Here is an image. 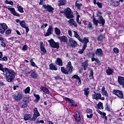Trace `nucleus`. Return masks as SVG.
<instances>
[{
	"label": "nucleus",
	"mask_w": 124,
	"mask_h": 124,
	"mask_svg": "<svg viewBox=\"0 0 124 124\" xmlns=\"http://www.w3.org/2000/svg\"><path fill=\"white\" fill-rule=\"evenodd\" d=\"M18 11L20 12V13H24V9L22 8L21 6L17 5Z\"/></svg>",
	"instance_id": "43"
},
{
	"label": "nucleus",
	"mask_w": 124,
	"mask_h": 124,
	"mask_svg": "<svg viewBox=\"0 0 124 124\" xmlns=\"http://www.w3.org/2000/svg\"><path fill=\"white\" fill-rule=\"evenodd\" d=\"M44 1H45V0H40L39 2L40 5H42L44 3Z\"/></svg>",
	"instance_id": "63"
},
{
	"label": "nucleus",
	"mask_w": 124,
	"mask_h": 124,
	"mask_svg": "<svg viewBox=\"0 0 124 124\" xmlns=\"http://www.w3.org/2000/svg\"><path fill=\"white\" fill-rule=\"evenodd\" d=\"M19 24L22 28H24L25 29H26V32L28 33V32H29L30 31V29H29V27L27 26L26 21H25V20H22L19 22Z\"/></svg>",
	"instance_id": "12"
},
{
	"label": "nucleus",
	"mask_w": 124,
	"mask_h": 124,
	"mask_svg": "<svg viewBox=\"0 0 124 124\" xmlns=\"http://www.w3.org/2000/svg\"><path fill=\"white\" fill-rule=\"evenodd\" d=\"M31 115L30 114H26L24 116V120L28 121V120H31Z\"/></svg>",
	"instance_id": "36"
},
{
	"label": "nucleus",
	"mask_w": 124,
	"mask_h": 124,
	"mask_svg": "<svg viewBox=\"0 0 124 124\" xmlns=\"http://www.w3.org/2000/svg\"><path fill=\"white\" fill-rule=\"evenodd\" d=\"M97 5H98V7L99 8H102V6H103V4L101 2H96Z\"/></svg>",
	"instance_id": "53"
},
{
	"label": "nucleus",
	"mask_w": 124,
	"mask_h": 124,
	"mask_svg": "<svg viewBox=\"0 0 124 124\" xmlns=\"http://www.w3.org/2000/svg\"><path fill=\"white\" fill-rule=\"evenodd\" d=\"M120 4H121L120 2L115 1L110 3V6H111V7H117V6H119Z\"/></svg>",
	"instance_id": "21"
},
{
	"label": "nucleus",
	"mask_w": 124,
	"mask_h": 124,
	"mask_svg": "<svg viewBox=\"0 0 124 124\" xmlns=\"http://www.w3.org/2000/svg\"><path fill=\"white\" fill-rule=\"evenodd\" d=\"M95 54L97 57H103L104 56V52L101 48H97L95 51Z\"/></svg>",
	"instance_id": "11"
},
{
	"label": "nucleus",
	"mask_w": 124,
	"mask_h": 124,
	"mask_svg": "<svg viewBox=\"0 0 124 124\" xmlns=\"http://www.w3.org/2000/svg\"><path fill=\"white\" fill-rule=\"evenodd\" d=\"M0 45L1 47H2L3 48H5V47H6V45L5 44V43H4L3 41V42H1Z\"/></svg>",
	"instance_id": "55"
},
{
	"label": "nucleus",
	"mask_w": 124,
	"mask_h": 124,
	"mask_svg": "<svg viewBox=\"0 0 124 124\" xmlns=\"http://www.w3.org/2000/svg\"><path fill=\"white\" fill-rule=\"evenodd\" d=\"M93 114H90V115H89V114L87 115V117L89 119H92V118H93Z\"/></svg>",
	"instance_id": "60"
},
{
	"label": "nucleus",
	"mask_w": 124,
	"mask_h": 124,
	"mask_svg": "<svg viewBox=\"0 0 124 124\" xmlns=\"http://www.w3.org/2000/svg\"><path fill=\"white\" fill-rule=\"evenodd\" d=\"M75 6L77 8L78 10H80L81 9V6H82V3H76L75 4Z\"/></svg>",
	"instance_id": "46"
},
{
	"label": "nucleus",
	"mask_w": 124,
	"mask_h": 124,
	"mask_svg": "<svg viewBox=\"0 0 124 124\" xmlns=\"http://www.w3.org/2000/svg\"><path fill=\"white\" fill-rule=\"evenodd\" d=\"M43 7L45 8L47 12H49V13H53L54 8L51 6V5L44 4L43 5Z\"/></svg>",
	"instance_id": "8"
},
{
	"label": "nucleus",
	"mask_w": 124,
	"mask_h": 124,
	"mask_svg": "<svg viewBox=\"0 0 124 124\" xmlns=\"http://www.w3.org/2000/svg\"><path fill=\"white\" fill-rule=\"evenodd\" d=\"M86 47H85V46H83L82 49H80L79 51H78L79 54H83L84 53V51L86 49Z\"/></svg>",
	"instance_id": "51"
},
{
	"label": "nucleus",
	"mask_w": 124,
	"mask_h": 124,
	"mask_svg": "<svg viewBox=\"0 0 124 124\" xmlns=\"http://www.w3.org/2000/svg\"><path fill=\"white\" fill-rule=\"evenodd\" d=\"M4 86H5V84L2 81H0V87H4Z\"/></svg>",
	"instance_id": "61"
},
{
	"label": "nucleus",
	"mask_w": 124,
	"mask_h": 124,
	"mask_svg": "<svg viewBox=\"0 0 124 124\" xmlns=\"http://www.w3.org/2000/svg\"><path fill=\"white\" fill-rule=\"evenodd\" d=\"M73 70V66H72L71 62H69L67 63L65 69L63 67H61V71L62 73H63V74H69L70 73H72Z\"/></svg>",
	"instance_id": "2"
},
{
	"label": "nucleus",
	"mask_w": 124,
	"mask_h": 124,
	"mask_svg": "<svg viewBox=\"0 0 124 124\" xmlns=\"http://www.w3.org/2000/svg\"><path fill=\"white\" fill-rule=\"evenodd\" d=\"M89 90H90V88H85L84 89V94H85V95H86L87 97H88V95H89V94L90 93V91H89Z\"/></svg>",
	"instance_id": "40"
},
{
	"label": "nucleus",
	"mask_w": 124,
	"mask_h": 124,
	"mask_svg": "<svg viewBox=\"0 0 124 124\" xmlns=\"http://www.w3.org/2000/svg\"><path fill=\"white\" fill-rule=\"evenodd\" d=\"M8 10H10L11 14L14 15V16H16L17 17H20V14L16 12L15 9L14 8H8Z\"/></svg>",
	"instance_id": "16"
},
{
	"label": "nucleus",
	"mask_w": 124,
	"mask_h": 124,
	"mask_svg": "<svg viewBox=\"0 0 124 124\" xmlns=\"http://www.w3.org/2000/svg\"><path fill=\"white\" fill-rule=\"evenodd\" d=\"M104 39V36L103 35L100 34L99 36H98L97 40L98 41H100L101 42V41H103V40Z\"/></svg>",
	"instance_id": "38"
},
{
	"label": "nucleus",
	"mask_w": 124,
	"mask_h": 124,
	"mask_svg": "<svg viewBox=\"0 0 124 124\" xmlns=\"http://www.w3.org/2000/svg\"><path fill=\"white\" fill-rule=\"evenodd\" d=\"M113 69H110L108 67V68L106 70V73L108 75H111L112 73H113Z\"/></svg>",
	"instance_id": "37"
},
{
	"label": "nucleus",
	"mask_w": 124,
	"mask_h": 124,
	"mask_svg": "<svg viewBox=\"0 0 124 124\" xmlns=\"http://www.w3.org/2000/svg\"><path fill=\"white\" fill-rule=\"evenodd\" d=\"M12 31V30H10V29H8L6 31V34H10V33H11Z\"/></svg>",
	"instance_id": "56"
},
{
	"label": "nucleus",
	"mask_w": 124,
	"mask_h": 124,
	"mask_svg": "<svg viewBox=\"0 0 124 124\" xmlns=\"http://www.w3.org/2000/svg\"><path fill=\"white\" fill-rule=\"evenodd\" d=\"M89 77L90 79H93V70H91V73Z\"/></svg>",
	"instance_id": "50"
},
{
	"label": "nucleus",
	"mask_w": 124,
	"mask_h": 124,
	"mask_svg": "<svg viewBox=\"0 0 124 124\" xmlns=\"http://www.w3.org/2000/svg\"><path fill=\"white\" fill-rule=\"evenodd\" d=\"M0 70L3 72L6 73V80L7 82L9 83H13L14 82V79H15V76H16V73L14 71L9 70L7 68H4L3 65L0 63Z\"/></svg>",
	"instance_id": "1"
},
{
	"label": "nucleus",
	"mask_w": 124,
	"mask_h": 124,
	"mask_svg": "<svg viewBox=\"0 0 124 124\" xmlns=\"http://www.w3.org/2000/svg\"><path fill=\"white\" fill-rule=\"evenodd\" d=\"M30 91L31 88H30V87H28L25 89L24 93H30Z\"/></svg>",
	"instance_id": "45"
},
{
	"label": "nucleus",
	"mask_w": 124,
	"mask_h": 124,
	"mask_svg": "<svg viewBox=\"0 0 124 124\" xmlns=\"http://www.w3.org/2000/svg\"><path fill=\"white\" fill-rule=\"evenodd\" d=\"M54 31V29L53 28V26L52 25H50L49 26L48 29L46 31V33L45 34V36H49V35H51L52 33H53V31Z\"/></svg>",
	"instance_id": "13"
},
{
	"label": "nucleus",
	"mask_w": 124,
	"mask_h": 124,
	"mask_svg": "<svg viewBox=\"0 0 124 124\" xmlns=\"http://www.w3.org/2000/svg\"><path fill=\"white\" fill-rule=\"evenodd\" d=\"M34 96L36 99L34 100V102H38L40 99V96L38 94H34Z\"/></svg>",
	"instance_id": "39"
},
{
	"label": "nucleus",
	"mask_w": 124,
	"mask_h": 124,
	"mask_svg": "<svg viewBox=\"0 0 124 124\" xmlns=\"http://www.w3.org/2000/svg\"><path fill=\"white\" fill-rule=\"evenodd\" d=\"M34 111V114L33 115L35 116H37L38 117H39L40 116V114L39 113V112H38V110H37V108H35L33 109Z\"/></svg>",
	"instance_id": "35"
},
{
	"label": "nucleus",
	"mask_w": 124,
	"mask_h": 124,
	"mask_svg": "<svg viewBox=\"0 0 124 124\" xmlns=\"http://www.w3.org/2000/svg\"><path fill=\"white\" fill-rule=\"evenodd\" d=\"M101 92H102V93L105 95V96H106L107 97H108V93H107V91H105V87L103 86V87L101 89Z\"/></svg>",
	"instance_id": "29"
},
{
	"label": "nucleus",
	"mask_w": 124,
	"mask_h": 124,
	"mask_svg": "<svg viewBox=\"0 0 124 124\" xmlns=\"http://www.w3.org/2000/svg\"><path fill=\"white\" fill-rule=\"evenodd\" d=\"M112 93L113 94H115V95H117L118 97H119L121 99H123V98H124V94H123L122 92H121L120 91L113 90Z\"/></svg>",
	"instance_id": "10"
},
{
	"label": "nucleus",
	"mask_w": 124,
	"mask_h": 124,
	"mask_svg": "<svg viewBox=\"0 0 124 124\" xmlns=\"http://www.w3.org/2000/svg\"><path fill=\"white\" fill-rule=\"evenodd\" d=\"M101 96V94L100 93H95V94H92L93 99H95V100H99Z\"/></svg>",
	"instance_id": "19"
},
{
	"label": "nucleus",
	"mask_w": 124,
	"mask_h": 124,
	"mask_svg": "<svg viewBox=\"0 0 124 124\" xmlns=\"http://www.w3.org/2000/svg\"><path fill=\"white\" fill-rule=\"evenodd\" d=\"M22 50L24 51H27V50H28V48L27 47V45H25L23 46L22 48Z\"/></svg>",
	"instance_id": "64"
},
{
	"label": "nucleus",
	"mask_w": 124,
	"mask_h": 124,
	"mask_svg": "<svg viewBox=\"0 0 124 124\" xmlns=\"http://www.w3.org/2000/svg\"><path fill=\"white\" fill-rule=\"evenodd\" d=\"M68 22L69 24H70L72 26H74V27H78V25H77V23L75 21H74V19H70Z\"/></svg>",
	"instance_id": "23"
},
{
	"label": "nucleus",
	"mask_w": 124,
	"mask_h": 124,
	"mask_svg": "<svg viewBox=\"0 0 124 124\" xmlns=\"http://www.w3.org/2000/svg\"><path fill=\"white\" fill-rule=\"evenodd\" d=\"M38 116H36V115H34V114L33 115V117L31 119V121H35V120H36V119L38 118Z\"/></svg>",
	"instance_id": "57"
},
{
	"label": "nucleus",
	"mask_w": 124,
	"mask_h": 124,
	"mask_svg": "<svg viewBox=\"0 0 124 124\" xmlns=\"http://www.w3.org/2000/svg\"><path fill=\"white\" fill-rule=\"evenodd\" d=\"M40 90H41L43 93H46V94H49L50 93L49 90L45 87H42L40 88Z\"/></svg>",
	"instance_id": "28"
},
{
	"label": "nucleus",
	"mask_w": 124,
	"mask_h": 124,
	"mask_svg": "<svg viewBox=\"0 0 124 124\" xmlns=\"http://www.w3.org/2000/svg\"><path fill=\"white\" fill-rule=\"evenodd\" d=\"M97 112L100 114V115H101L102 116H103V117H105L106 116V113L105 112H102L100 110H97Z\"/></svg>",
	"instance_id": "47"
},
{
	"label": "nucleus",
	"mask_w": 124,
	"mask_h": 124,
	"mask_svg": "<svg viewBox=\"0 0 124 124\" xmlns=\"http://www.w3.org/2000/svg\"><path fill=\"white\" fill-rule=\"evenodd\" d=\"M30 62L31 63V66H33L35 67H37V68H38V67L37 66V65H36V64H35V63L33 62V59H31L30 61Z\"/></svg>",
	"instance_id": "42"
},
{
	"label": "nucleus",
	"mask_w": 124,
	"mask_h": 124,
	"mask_svg": "<svg viewBox=\"0 0 124 124\" xmlns=\"http://www.w3.org/2000/svg\"><path fill=\"white\" fill-rule=\"evenodd\" d=\"M105 109L106 110H107V111H108V112H110V111H111V108L110 107V106L107 104H106Z\"/></svg>",
	"instance_id": "49"
},
{
	"label": "nucleus",
	"mask_w": 124,
	"mask_h": 124,
	"mask_svg": "<svg viewBox=\"0 0 124 124\" xmlns=\"http://www.w3.org/2000/svg\"><path fill=\"white\" fill-rule=\"evenodd\" d=\"M99 109H103V103L99 102L98 104Z\"/></svg>",
	"instance_id": "52"
},
{
	"label": "nucleus",
	"mask_w": 124,
	"mask_h": 124,
	"mask_svg": "<svg viewBox=\"0 0 124 124\" xmlns=\"http://www.w3.org/2000/svg\"><path fill=\"white\" fill-rule=\"evenodd\" d=\"M74 118L77 122H80L81 121V116L80 115V113L77 112L74 114Z\"/></svg>",
	"instance_id": "20"
},
{
	"label": "nucleus",
	"mask_w": 124,
	"mask_h": 124,
	"mask_svg": "<svg viewBox=\"0 0 124 124\" xmlns=\"http://www.w3.org/2000/svg\"><path fill=\"white\" fill-rule=\"evenodd\" d=\"M31 77L33 79H37L38 78V75L36 73L35 71L32 72V73L31 74Z\"/></svg>",
	"instance_id": "25"
},
{
	"label": "nucleus",
	"mask_w": 124,
	"mask_h": 124,
	"mask_svg": "<svg viewBox=\"0 0 124 124\" xmlns=\"http://www.w3.org/2000/svg\"><path fill=\"white\" fill-rule=\"evenodd\" d=\"M79 42L83 44V46L85 48H87V44L90 42L89 41V38L87 37H84L82 40L80 39Z\"/></svg>",
	"instance_id": "15"
},
{
	"label": "nucleus",
	"mask_w": 124,
	"mask_h": 124,
	"mask_svg": "<svg viewBox=\"0 0 124 124\" xmlns=\"http://www.w3.org/2000/svg\"><path fill=\"white\" fill-rule=\"evenodd\" d=\"M55 63L57 65H59V66H62V60L61 58H57L55 61Z\"/></svg>",
	"instance_id": "22"
},
{
	"label": "nucleus",
	"mask_w": 124,
	"mask_h": 124,
	"mask_svg": "<svg viewBox=\"0 0 124 124\" xmlns=\"http://www.w3.org/2000/svg\"><path fill=\"white\" fill-rule=\"evenodd\" d=\"M87 29H88L89 31H93V24L91 22H89L87 25Z\"/></svg>",
	"instance_id": "41"
},
{
	"label": "nucleus",
	"mask_w": 124,
	"mask_h": 124,
	"mask_svg": "<svg viewBox=\"0 0 124 124\" xmlns=\"http://www.w3.org/2000/svg\"><path fill=\"white\" fill-rule=\"evenodd\" d=\"M113 52L115 54H119V48L115 47L113 48Z\"/></svg>",
	"instance_id": "54"
},
{
	"label": "nucleus",
	"mask_w": 124,
	"mask_h": 124,
	"mask_svg": "<svg viewBox=\"0 0 124 124\" xmlns=\"http://www.w3.org/2000/svg\"><path fill=\"white\" fill-rule=\"evenodd\" d=\"M87 113L91 114V113H93V110H92L90 108H88L87 109Z\"/></svg>",
	"instance_id": "62"
},
{
	"label": "nucleus",
	"mask_w": 124,
	"mask_h": 124,
	"mask_svg": "<svg viewBox=\"0 0 124 124\" xmlns=\"http://www.w3.org/2000/svg\"><path fill=\"white\" fill-rule=\"evenodd\" d=\"M58 39H60L62 42H65V43H67L68 42V39L66 36H62L58 37Z\"/></svg>",
	"instance_id": "18"
},
{
	"label": "nucleus",
	"mask_w": 124,
	"mask_h": 124,
	"mask_svg": "<svg viewBox=\"0 0 124 124\" xmlns=\"http://www.w3.org/2000/svg\"><path fill=\"white\" fill-rule=\"evenodd\" d=\"M82 65L83 67L84 68V70H86L87 67L89 66V63H88V61H85L82 63Z\"/></svg>",
	"instance_id": "34"
},
{
	"label": "nucleus",
	"mask_w": 124,
	"mask_h": 124,
	"mask_svg": "<svg viewBox=\"0 0 124 124\" xmlns=\"http://www.w3.org/2000/svg\"><path fill=\"white\" fill-rule=\"evenodd\" d=\"M2 52L0 51V61H4V62H7L8 60V58L6 56H4L2 57Z\"/></svg>",
	"instance_id": "27"
},
{
	"label": "nucleus",
	"mask_w": 124,
	"mask_h": 124,
	"mask_svg": "<svg viewBox=\"0 0 124 124\" xmlns=\"http://www.w3.org/2000/svg\"><path fill=\"white\" fill-rule=\"evenodd\" d=\"M40 48L42 52H43L44 53H46V49H45V47H44V46L43 45V42H40Z\"/></svg>",
	"instance_id": "32"
},
{
	"label": "nucleus",
	"mask_w": 124,
	"mask_h": 124,
	"mask_svg": "<svg viewBox=\"0 0 124 124\" xmlns=\"http://www.w3.org/2000/svg\"><path fill=\"white\" fill-rule=\"evenodd\" d=\"M61 13H64L67 19H71V18L74 17L73 13L69 8H67L64 10V12H62Z\"/></svg>",
	"instance_id": "4"
},
{
	"label": "nucleus",
	"mask_w": 124,
	"mask_h": 124,
	"mask_svg": "<svg viewBox=\"0 0 124 124\" xmlns=\"http://www.w3.org/2000/svg\"><path fill=\"white\" fill-rule=\"evenodd\" d=\"M68 44L70 45V46H71V47L75 48L78 44L76 42V41L73 40V39L70 38L69 40Z\"/></svg>",
	"instance_id": "14"
},
{
	"label": "nucleus",
	"mask_w": 124,
	"mask_h": 124,
	"mask_svg": "<svg viewBox=\"0 0 124 124\" xmlns=\"http://www.w3.org/2000/svg\"><path fill=\"white\" fill-rule=\"evenodd\" d=\"M69 103H71L72 106H74V104H73L74 101L73 100L70 99L68 101Z\"/></svg>",
	"instance_id": "58"
},
{
	"label": "nucleus",
	"mask_w": 124,
	"mask_h": 124,
	"mask_svg": "<svg viewBox=\"0 0 124 124\" xmlns=\"http://www.w3.org/2000/svg\"><path fill=\"white\" fill-rule=\"evenodd\" d=\"M47 41L49 42V45L52 48H56V49H59V48H60V44H59V43H56L55 41H54V39H51Z\"/></svg>",
	"instance_id": "5"
},
{
	"label": "nucleus",
	"mask_w": 124,
	"mask_h": 124,
	"mask_svg": "<svg viewBox=\"0 0 124 124\" xmlns=\"http://www.w3.org/2000/svg\"><path fill=\"white\" fill-rule=\"evenodd\" d=\"M66 0H59L58 1V6H62L65 5Z\"/></svg>",
	"instance_id": "26"
},
{
	"label": "nucleus",
	"mask_w": 124,
	"mask_h": 124,
	"mask_svg": "<svg viewBox=\"0 0 124 124\" xmlns=\"http://www.w3.org/2000/svg\"><path fill=\"white\" fill-rule=\"evenodd\" d=\"M88 55L89 58H93L95 57V53H94V52L89 53L88 54Z\"/></svg>",
	"instance_id": "44"
},
{
	"label": "nucleus",
	"mask_w": 124,
	"mask_h": 124,
	"mask_svg": "<svg viewBox=\"0 0 124 124\" xmlns=\"http://www.w3.org/2000/svg\"><path fill=\"white\" fill-rule=\"evenodd\" d=\"M8 29L7 25L4 23H0V33L2 34L5 32L6 30Z\"/></svg>",
	"instance_id": "6"
},
{
	"label": "nucleus",
	"mask_w": 124,
	"mask_h": 124,
	"mask_svg": "<svg viewBox=\"0 0 124 124\" xmlns=\"http://www.w3.org/2000/svg\"><path fill=\"white\" fill-rule=\"evenodd\" d=\"M13 98L17 102L20 101L23 98V95L21 93H18L17 94H15L13 95Z\"/></svg>",
	"instance_id": "7"
},
{
	"label": "nucleus",
	"mask_w": 124,
	"mask_h": 124,
	"mask_svg": "<svg viewBox=\"0 0 124 124\" xmlns=\"http://www.w3.org/2000/svg\"><path fill=\"white\" fill-rule=\"evenodd\" d=\"M74 37H75L76 38L78 39V40H79V41H80V40H81V37H80V35H79L78 33H77V31H74Z\"/></svg>",
	"instance_id": "33"
},
{
	"label": "nucleus",
	"mask_w": 124,
	"mask_h": 124,
	"mask_svg": "<svg viewBox=\"0 0 124 124\" xmlns=\"http://www.w3.org/2000/svg\"><path fill=\"white\" fill-rule=\"evenodd\" d=\"M54 31L56 35H58V36H59V35H61V30H60V29H59L57 27H55L54 28Z\"/></svg>",
	"instance_id": "30"
},
{
	"label": "nucleus",
	"mask_w": 124,
	"mask_h": 124,
	"mask_svg": "<svg viewBox=\"0 0 124 124\" xmlns=\"http://www.w3.org/2000/svg\"><path fill=\"white\" fill-rule=\"evenodd\" d=\"M72 79H77L78 81V85H81L82 84V81H81V78L78 75H75L72 77Z\"/></svg>",
	"instance_id": "24"
},
{
	"label": "nucleus",
	"mask_w": 124,
	"mask_h": 124,
	"mask_svg": "<svg viewBox=\"0 0 124 124\" xmlns=\"http://www.w3.org/2000/svg\"><path fill=\"white\" fill-rule=\"evenodd\" d=\"M49 68L51 70H58V68L57 67V66L54 65V64L53 63L50 64Z\"/></svg>",
	"instance_id": "31"
},
{
	"label": "nucleus",
	"mask_w": 124,
	"mask_h": 124,
	"mask_svg": "<svg viewBox=\"0 0 124 124\" xmlns=\"http://www.w3.org/2000/svg\"><path fill=\"white\" fill-rule=\"evenodd\" d=\"M95 62H97L98 65H100V64H101V63H100V61H99V59H98V58H97Z\"/></svg>",
	"instance_id": "59"
},
{
	"label": "nucleus",
	"mask_w": 124,
	"mask_h": 124,
	"mask_svg": "<svg viewBox=\"0 0 124 124\" xmlns=\"http://www.w3.org/2000/svg\"><path fill=\"white\" fill-rule=\"evenodd\" d=\"M112 93L113 94H115V95H117L118 97H119L121 99H123V98H124V94H123L122 92H121L120 91L113 90Z\"/></svg>",
	"instance_id": "9"
},
{
	"label": "nucleus",
	"mask_w": 124,
	"mask_h": 124,
	"mask_svg": "<svg viewBox=\"0 0 124 124\" xmlns=\"http://www.w3.org/2000/svg\"><path fill=\"white\" fill-rule=\"evenodd\" d=\"M118 82L121 86H123L124 88V78L121 76L118 77Z\"/></svg>",
	"instance_id": "17"
},
{
	"label": "nucleus",
	"mask_w": 124,
	"mask_h": 124,
	"mask_svg": "<svg viewBox=\"0 0 124 124\" xmlns=\"http://www.w3.org/2000/svg\"><path fill=\"white\" fill-rule=\"evenodd\" d=\"M93 24L96 27H98V24H102V26H104L105 24V20L103 19L102 16H99L98 20L94 18L93 20Z\"/></svg>",
	"instance_id": "3"
},
{
	"label": "nucleus",
	"mask_w": 124,
	"mask_h": 124,
	"mask_svg": "<svg viewBox=\"0 0 124 124\" xmlns=\"http://www.w3.org/2000/svg\"><path fill=\"white\" fill-rule=\"evenodd\" d=\"M5 2L6 4H10L11 5H14V3L12 1H8V0H6Z\"/></svg>",
	"instance_id": "48"
}]
</instances>
